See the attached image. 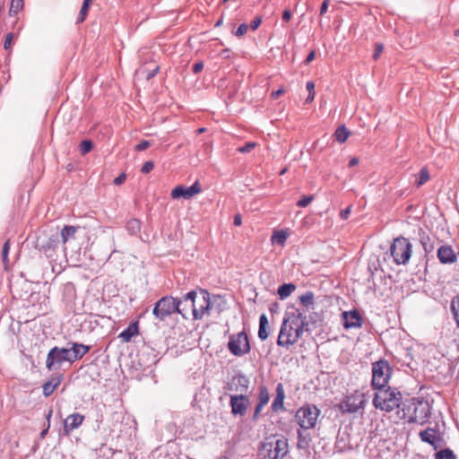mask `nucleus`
Segmentation results:
<instances>
[{
    "instance_id": "c9c22d12",
    "label": "nucleus",
    "mask_w": 459,
    "mask_h": 459,
    "mask_svg": "<svg viewBox=\"0 0 459 459\" xmlns=\"http://www.w3.org/2000/svg\"><path fill=\"white\" fill-rule=\"evenodd\" d=\"M90 4L91 3H88L87 1H83L82 6L81 8V11H80L78 18H77L78 23L82 22L86 19Z\"/></svg>"
},
{
    "instance_id": "dca6fc26",
    "label": "nucleus",
    "mask_w": 459,
    "mask_h": 459,
    "mask_svg": "<svg viewBox=\"0 0 459 459\" xmlns=\"http://www.w3.org/2000/svg\"><path fill=\"white\" fill-rule=\"evenodd\" d=\"M84 420V416L80 413H73L69 415L64 421V430L65 434H69L74 429L79 428Z\"/></svg>"
},
{
    "instance_id": "a19ab883",
    "label": "nucleus",
    "mask_w": 459,
    "mask_h": 459,
    "mask_svg": "<svg viewBox=\"0 0 459 459\" xmlns=\"http://www.w3.org/2000/svg\"><path fill=\"white\" fill-rule=\"evenodd\" d=\"M255 146H256V143L248 142V143H246L243 146L238 147V152H239L241 153H247V152H250L252 150H254Z\"/></svg>"
},
{
    "instance_id": "c756f323",
    "label": "nucleus",
    "mask_w": 459,
    "mask_h": 459,
    "mask_svg": "<svg viewBox=\"0 0 459 459\" xmlns=\"http://www.w3.org/2000/svg\"><path fill=\"white\" fill-rule=\"evenodd\" d=\"M300 303L307 308V310L313 308L314 305V294L310 291L299 297Z\"/></svg>"
},
{
    "instance_id": "3c124183",
    "label": "nucleus",
    "mask_w": 459,
    "mask_h": 459,
    "mask_svg": "<svg viewBox=\"0 0 459 459\" xmlns=\"http://www.w3.org/2000/svg\"><path fill=\"white\" fill-rule=\"evenodd\" d=\"M126 179V175L125 173H122L114 179V184L117 186L122 185Z\"/></svg>"
},
{
    "instance_id": "de8ad7c7",
    "label": "nucleus",
    "mask_w": 459,
    "mask_h": 459,
    "mask_svg": "<svg viewBox=\"0 0 459 459\" xmlns=\"http://www.w3.org/2000/svg\"><path fill=\"white\" fill-rule=\"evenodd\" d=\"M13 39V33H8L6 35L4 42V48L5 49H9L11 48Z\"/></svg>"
},
{
    "instance_id": "6ab92c4d",
    "label": "nucleus",
    "mask_w": 459,
    "mask_h": 459,
    "mask_svg": "<svg viewBox=\"0 0 459 459\" xmlns=\"http://www.w3.org/2000/svg\"><path fill=\"white\" fill-rule=\"evenodd\" d=\"M72 362L81 359L89 351L90 346L82 343L73 342L69 348Z\"/></svg>"
},
{
    "instance_id": "c03bdc74",
    "label": "nucleus",
    "mask_w": 459,
    "mask_h": 459,
    "mask_svg": "<svg viewBox=\"0 0 459 459\" xmlns=\"http://www.w3.org/2000/svg\"><path fill=\"white\" fill-rule=\"evenodd\" d=\"M384 51V45L382 43H376L373 54V59L377 60Z\"/></svg>"
},
{
    "instance_id": "58836bf2",
    "label": "nucleus",
    "mask_w": 459,
    "mask_h": 459,
    "mask_svg": "<svg viewBox=\"0 0 459 459\" xmlns=\"http://www.w3.org/2000/svg\"><path fill=\"white\" fill-rule=\"evenodd\" d=\"M93 147L92 142L90 140L82 141L80 144V152L82 155L90 152Z\"/></svg>"
},
{
    "instance_id": "a878e982",
    "label": "nucleus",
    "mask_w": 459,
    "mask_h": 459,
    "mask_svg": "<svg viewBox=\"0 0 459 459\" xmlns=\"http://www.w3.org/2000/svg\"><path fill=\"white\" fill-rule=\"evenodd\" d=\"M420 437L423 442L434 445L436 442V431L433 429H427L420 432Z\"/></svg>"
},
{
    "instance_id": "bb28decb",
    "label": "nucleus",
    "mask_w": 459,
    "mask_h": 459,
    "mask_svg": "<svg viewBox=\"0 0 459 459\" xmlns=\"http://www.w3.org/2000/svg\"><path fill=\"white\" fill-rule=\"evenodd\" d=\"M296 289L292 283H284L278 288V295L281 299L288 298Z\"/></svg>"
},
{
    "instance_id": "864d4df0",
    "label": "nucleus",
    "mask_w": 459,
    "mask_h": 459,
    "mask_svg": "<svg viewBox=\"0 0 459 459\" xmlns=\"http://www.w3.org/2000/svg\"><path fill=\"white\" fill-rule=\"evenodd\" d=\"M315 56H316V51L315 50L310 51V53L307 55V58L304 61L305 65H308L310 62H312L315 59Z\"/></svg>"
},
{
    "instance_id": "ddd939ff",
    "label": "nucleus",
    "mask_w": 459,
    "mask_h": 459,
    "mask_svg": "<svg viewBox=\"0 0 459 459\" xmlns=\"http://www.w3.org/2000/svg\"><path fill=\"white\" fill-rule=\"evenodd\" d=\"M249 404V400L246 395H232L230 397V406L233 414L244 415Z\"/></svg>"
},
{
    "instance_id": "6e6552de",
    "label": "nucleus",
    "mask_w": 459,
    "mask_h": 459,
    "mask_svg": "<svg viewBox=\"0 0 459 459\" xmlns=\"http://www.w3.org/2000/svg\"><path fill=\"white\" fill-rule=\"evenodd\" d=\"M230 351L238 357L247 354L250 351V344L245 332H240L230 336L228 342Z\"/></svg>"
},
{
    "instance_id": "423d86ee",
    "label": "nucleus",
    "mask_w": 459,
    "mask_h": 459,
    "mask_svg": "<svg viewBox=\"0 0 459 459\" xmlns=\"http://www.w3.org/2000/svg\"><path fill=\"white\" fill-rule=\"evenodd\" d=\"M393 369L387 360L380 359L372 364L371 385L374 389L387 386Z\"/></svg>"
},
{
    "instance_id": "79ce46f5",
    "label": "nucleus",
    "mask_w": 459,
    "mask_h": 459,
    "mask_svg": "<svg viewBox=\"0 0 459 459\" xmlns=\"http://www.w3.org/2000/svg\"><path fill=\"white\" fill-rule=\"evenodd\" d=\"M452 311L456 324L459 326V298L452 302Z\"/></svg>"
},
{
    "instance_id": "6e6d98bb",
    "label": "nucleus",
    "mask_w": 459,
    "mask_h": 459,
    "mask_svg": "<svg viewBox=\"0 0 459 459\" xmlns=\"http://www.w3.org/2000/svg\"><path fill=\"white\" fill-rule=\"evenodd\" d=\"M351 213V207H347L346 209L342 210L340 213V216L342 219L346 220Z\"/></svg>"
},
{
    "instance_id": "f03ea898",
    "label": "nucleus",
    "mask_w": 459,
    "mask_h": 459,
    "mask_svg": "<svg viewBox=\"0 0 459 459\" xmlns=\"http://www.w3.org/2000/svg\"><path fill=\"white\" fill-rule=\"evenodd\" d=\"M182 305L191 307L194 319H202L211 308L210 294L206 290L190 291L184 296Z\"/></svg>"
},
{
    "instance_id": "72a5a7b5",
    "label": "nucleus",
    "mask_w": 459,
    "mask_h": 459,
    "mask_svg": "<svg viewBox=\"0 0 459 459\" xmlns=\"http://www.w3.org/2000/svg\"><path fill=\"white\" fill-rule=\"evenodd\" d=\"M298 447L299 449H306L309 444V437L307 435H303V432L300 430L298 431Z\"/></svg>"
},
{
    "instance_id": "f3484780",
    "label": "nucleus",
    "mask_w": 459,
    "mask_h": 459,
    "mask_svg": "<svg viewBox=\"0 0 459 459\" xmlns=\"http://www.w3.org/2000/svg\"><path fill=\"white\" fill-rule=\"evenodd\" d=\"M284 399H285V391L283 385L281 383H278L276 385V396L273 399L272 403V410L273 411H279L284 409Z\"/></svg>"
},
{
    "instance_id": "393cba45",
    "label": "nucleus",
    "mask_w": 459,
    "mask_h": 459,
    "mask_svg": "<svg viewBox=\"0 0 459 459\" xmlns=\"http://www.w3.org/2000/svg\"><path fill=\"white\" fill-rule=\"evenodd\" d=\"M138 334V326L136 323L131 324L126 330H124L120 334L119 337L124 342H129L130 339L133 336H135Z\"/></svg>"
},
{
    "instance_id": "0eeeda50",
    "label": "nucleus",
    "mask_w": 459,
    "mask_h": 459,
    "mask_svg": "<svg viewBox=\"0 0 459 459\" xmlns=\"http://www.w3.org/2000/svg\"><path fill=\"white\" fill-rule=\"evenodd\" d=\"M319 414L320 411L316 408V406L307 404L297 411L295 418L298 424L302 429H309L316 426Z\"/></svg>"
},
{
    "instance_id": "ea45409f",
    "label": "nucleus",
    "mask_w": 459,
    "mask_h": 459,
    "mask_svg": "<svg viewBox=\"0 0 459 459\" xmlns=\"http://www.w3.org/2000/svg\"><path fill=\"white\" fill-rule=\"evenodd\" d=\"M9 250H10V241L7 240L4 242L3 248H2V259H3V263L4 264L5 266L8 264Z\"/></svg>"
},
{
    "instance_id": "5701e85b",
    "label": "nucleus",
    "mask_w": 459,
    "mask_h": 459,
    "mask_svg": "<svg viewBox=\"0 0 459 459\" xmlns=\"http://www.w3.org/2000/svg\"><path fill=\"white\" fill-rule=\"evenodd\" d=\"M289 231L287 230H274L272 237L271 242L273 245L283 246L289 237Z\"/></svg>"
},
{
    "instance_id": "37998d69",
    "label": "nucleus",
    "mask_w": 459,
    "mask_h": 459,
    "mask_svg": "<svg viewBox=\"0 0 459 459\" xmlns=\"http://www.w3.org/2000/svg\"><path fill=\"white\" fill-rule=\"evenodd\" d=\"M314 199L313 195H304L301 199H299L297 203L299 207H307Z\"/></svg>"
},
{
    "instance_id": "4be33fe9",
    "label": "nucleus",
    "mask_w": 459,
    "mask_h": 459,
    "mask_svg": "<svg viewBox=\"0 0 459 459\" xmlns=\"http://www.w3.org/2000/svg\"><path fill=\"white\" fill-rule=\"evenodd\" d=\"M437 239L435 238H430L428 235L422 234L420 236V244L426 253V255L430 254L434 251L436 247V241Z\"/></svg>"
},
{
    "instance_id": "603ef678",
    "label": "nucleus",
    "mask_w": 459,
    "mask_h": 459,
    "mask_svg": "<svg viewBox=\"0 0 459 459\" xmlns=\"http://www.w3.org/2000/svg\"><path fill=\"white\" fill-rule=\"evenodd\" d=\"M204 69V64L203 62H198V63H195L194 65H193V73L194 74H199L202 70Z\"/></svg>"
},
{
    "instance_id": "338daca9",
    "label": "nucleus",
    "mask_w": 459,
    "mask_h": 459,
    "mask_svg": "<svg viewBox=\"0 0 459 459\" xmlns=\"http://www.w3.org/2000/svg\"><path fill=\"white\" fill-rule=\"evenodd\" d=\"M229 53V50L228 49H223L222 52H221V55L223 56H228L227 54Z\"/></svg>"
},
{
    "instance_id": "f8f14e48",
    "label": "nucleus",
    "mask_w": 459,
    "mask_h": 459,
    "mask_svg": "<svg viewBox=\"0 0 459 459\" xmlns=\"http://www.w3.org/2000/svg\"><path fill=\"white\" fill-rule=\"evenodd\" d=\"M201 192V187L198 182H195L189 187H186L184 186H176L171 192V197L173 199L184 198L190 199L194 195L199 194Z\"/></svg>"
},
{
    "instance_id": "f704fd0d",
    "label": "nucleus",
    "mask_w": 459,
    "mask_h": 459,
    "mask_svg": "<svg viewBox=\"0 0 459 459\" xmlns=\"http://www.w3.org/2000/svg\"><path fill=\"white\" fill-rule=\"evenodd\" d=\"M436 459H455V456L452 450L446 448L437 453Z\"/></svg>"
},
{
    "instance_id": "bf43d9fd",
    "label": "nucleus",
    "mask_w": 459,
    "mask_h": 459,
    "mask_svg": "<svg viewBox=\"0 0 459 459\" xmlns=\"http://www.w3.org/2000/svg\"><path fill=\"white\" fill-rule=\"evenodd\" d=\"M290 18H291V13H290V11H289V10H285V11L283 12V13H282V20H283L284 22H288L290 20Z\"/></svg>"
},
{
    "instance_id": "4d7b16f0",
    "label": "nucleus",
    "mask_w": 459,
    "mask_h": 459,
    "mask_svg": "<svg viewBox=\"0 0 459 459\" xmlns=\"http://www.w3.org/2000/svg\"><path fill=\"white\" fill-rule=\"evenodd\" d=\"M264 406H263V405H261V404L257 403V405H256V406H255V408L254 419H257V418H258V416L260 415V413H261V411H262V410H263V408H264Z\"/></svg>"
},
{
    "instance_id": "aec40b11",
    "label": "nucleus",
    "mask_w": 459,
    "mask_h": 459,
    "mask_svg": "<svg viewBox=\"0 0 459 459\" xmlns=\"http://www.w3.org/2000/svg\"><path fill=\"white\" fill-rule=\"evenodd\" d=\"M62 381V376L56 375L53 376L48 382H46L43 386V394L46 397L49 396L54 393L56 387L60 385Z\"/></svg>"
},
{
    "instance_id": "f257e3e1",
    "label": "nucleus",
    "mask_w": 459,
    "mask_h": 459,
    "mask_svg": "<svg viewBox=\"0 0 459 459\" xmlns=\"http://www.w3.org/2000/svg\"><path fill=\"white\" fill-rule=\"evenodd\" d=\"M307 327L306 316H303L299 309L287 313L280 329L277 344L290 349L301 338L304 332L307 330Z\"/></svg>"
},
{
    "instance_id": "e2e57ef3",
    "label": "nucleus",
    "mask_w": 459,
    "mask_h": 459,
    "mask_svg": "<svg viewBox=\"0 0 459 459\" xmlns=\"http://www.w3.org/2000/svg\"><path fill=\"white\" fill-rule=\"evenodd\" d=\"M247 379L245 377H238V384L247 387Z\"/></svg>"
},
{
    "instance_id": "1a4fd4ad",
    "label": "nucleus",
    "mask_w": 459,
    "mask_h": 459,
    "mask_svg": "<svg viewBox=\"0 0 459 459\" xmlns=\"http://www.w3.org/2000/svg\"><path fill=\"white\" fill-rule=\"evenodd\" d=\"M65 361L73 363L69 348H59L56 346L48 351L46 367L48 370H53L58 368L60 364Z\"/></svg>"
},
{
    "instance_id": "774afa93",
    "label": "nucleus",
    "mask_w": 459,
    "mask_h": 459,
    "mask_svg": "<svg viewBox=\"0 0 459 459\" xmlns=\"http://www.w3.org/2000/svg\"><path fill=\"white\" fill-rule=\"evenodd\" d=\"M454 35H455V37H459V28H458L457 30H455Z\"/></svg>"
},
{
    "instance_id": "2f4dec72",
    "label": "nucleus",
    "mask_w": 459,
    "mask_h": 459,
    "mask_svg": "<svg viewBox=\"0 0 459 459\" xmlns=\"http://www.w3.org/2000/svg\"><path fill=\"white\" fill-rule=\"evenodd\" d=\"M127 231L132 234H137L141 230V222L136 219L130 220L126 224Z\"/></svg>"
},
{
    "instance_id": "13d9d810",
    "label": "nucleus",
    "mask_w": 459,
    "mask_h": 459,
    "mask_svg": "<svg viewBox=\"0 0 459 459\" xmlns=\"http://www.w3.org/2000/svg\"><path fill=\"white\" fill-rule=\"evenodd\" d=\"M328 9V0H325L320 8V14L323 15L327 12Z\"/></svg>"
},
{
    "instance_id": "473e14b6",
    "label": "nucleus",
    "mask_w": 459,
    "mask_h": 459,
    "mask_svg": "<svg viewBox=\"0 0 459 459\" xmlns=\"http://www.w3.org/2000/svg\"><path fill=\"white\" fill-rule=\"evenodd\" d=\"M23 0H12L9 9V15L15 16L23 8Z\"/></svg>"
},
{
    "instance_id": "e433bc0d",
    "label": "nucleus",
    "mask_w": 459,
    "mask_h": 459,
    "mask_svg": "<svg viewBox=\"0 0 459 459\" xmlns=\"http://www.w3.org/2000/svg\"><path fill=\"white\" fill-rule=\"evenodd\" d=\"M306 88L308 91V96L306 99V103H310L315 99V83L309 81L307 82Z\"/></svg>"
},
{
    "instance_id": "680f3d73",
    "label": "nucleus",
    "mask_w": 459,
    "mask_h": 459,
    "mask_svg": "<svg viewBox=\"0 0 459 459\" xmlns=\"http://www.w3.org/2000/svg\"><path fill=\"white\" fill-rule=\"evenodd\" d=\"M357 164H359V159L357 157H353L352 159H351V160L349 162L350 167H354Z\"/></svg>"
},
{
    "instance_id": "7c9ffc66",
    "label": "nucleus",
    "mask_w": 459,
    "mask_h": 459,
    "mask_svg": "<svg viewBox=\"0 0 459 459\" xmlns=\"http://www.w3.org/2000/svg\"><path fill=\"white\" fill-rule=\"evenodd\" d=\"M270 400L269 391L266 386L263 385L259 388L258 403L265 406Z\"/></svg>"
},
{
    "instance_id": "8fccbe9b",
    "label": "nucleus",
    "mask_w": 459,
    "mask_h": 459,
    "mask_svg": "<svg viewBox=\"0 0 459 459\" xmlns=\"http://www.w3.org/2000/svg\"><path fill=\"white\" fill-rule=\"evenodd\" d=\"M261 22L262 19L260 17L255 18L250 23L251 30H255L261 25Z\"/></svg>"
},
{
    "instance_id": "cd10ccee",
    "label": "nucleus",
    "mask_w": 459,
    "mask_h": 459,
    "mask_svg": "<svg viewBox=\"0 0 459 459\" xmlns=\"http://www.w3.org/2000/svg\"><path fill=\"white\" fill-rule=\"evenodd\" d=\"M275 450H273V446L270 444V442H266L263 445L261 455L263 456V459H279L280 457H274L275 455Z\"/></svg>"
},
{
    "instance_id": "052dcab7",
    "label": "nucleus",
    "mask_w": 459,
    "mask_h": 459,
    "mask_svg": "<svg viewBox=\"0 0 459 459\" xmlns=\"http://www.w3.org/2000/svg\"><path fill=\"white\" fill-rule=\"evenodd\" d=\"M234 225L235 226H240L241 223H242V218H241V215L240 214H236L234 216Z\"/></svg>"
},
{
    "instance_id": "49530a36",
    "label": "nucleus",
    "mask_w": 459,
    "mask_h": 459,
    "mask_svg": "<svg viewBox=\"0 0 459 459\" xmlns=\"http://www.w3.org/2000/svg\"><path fill=\"white\" fill-rule=\"evenodd\" d=\"M248 26L245 23L240 24L237 30L235 31V35L238 37L243 36L247 31Z\"/></svg>"
},
{
    "instance_id": "09e8293b",
    "label": "nucleus",
    "mask_w": 459,
    "mask_h": 459,
    "mask_svg": "<svg viewBox=\"0 0 459 459\" xmlns=\"http://www.w3.org/2000/svg\"><path fill=\"white\" fill-rule=\"evenodd\" d=\"M151 145V143L149 141H142L140 143H138L135 147V149L139 152L146 150Z\"/></svg>"
},
{
    "instance_id": "5fc2aeb1",
    "label": "nucleus",
    "mask_w": 459,
    "mask_h": 459,
    "mask_svg": "<svg viewBox=\"0 0 459 459\" xmlns=\"http://www.w3.org/2000/svg\"><path fill=\"white\" fill-rule=\"evenodd\" d=\"M284 89L283 88H280L279 90L275 91H273L271 96L273 100H276L278 99L281 94L284 93Z\"/></svg>"
},
{
    "instance_id": "7ed1b4c3",
    "label": "nucleus",
    "mask_w": 459,
    "mask_h": 459,
    "mask_svg": "<svg viewBox=\"0 0 459 459\" xmlns=\"http://www.w3.org/2000/svg\"><path fill=\"white\" fill-rule=\"evenodd\" d=\"M373 404L377 409L391 411L398 408L402 402V394L395 388L390 386L376 389Z\"/></svg>"
},
{
    "instance_id": "4c0bfd02",
    "label": "nucleus",
    "mask_w": 459,
    "mask_h": 459,
    "mask_svg": "<svg viewBox=\"0 0 459 459\" xmlns=\"http://www.w3.org/2000/svg\"><path fill=\"white\" fill-rule=\"evenodd\" d=\"M429 178V171L426 168H423L420 171L419 180L417 181V186H420L425 184Z\"/></svg>"
},
{
    "instance_id": "20e7f679",
    "label": "nucleus",
    "mask_w": 459,
    "mask_h": 459,
    "mask_svg": "<svg viewBox=\"0 0 459 459\" xmlns=\"http://www.w3.org/2000/svg\"><path fill=\"white\" fill-rule=\"evenodd\" d=\"M181 305L182 300L166 296L161 298L155 304L152 309V314L160 321L165 320L175 312H178V314H181L183 317H186V314L184 313L185 307L181 308Z\"/></svg>"
},
{
    "instance_id": "69168bd1",
    "label": "nucleus",
    "mask_w": 459,
    "mask_h": 459,
    "mask_svg": "<svg viewBox=\"0 0 459 459\" xmlns=\"http://www.w3.org/2000/svg\"><path fill=\"white\" fill-rule=\"evenodd\" d=\"M48 429H49V425L48 426V428L46 429L41 431V433H40L41 437H44L47 435Z\"/></svg>"
},
{
    "instance_id": "412c9836",
    "label": "nucleus",
    "mask_w": 459,
    "mask_h": 459,
    "mask_svg": "<svg viewBox=\"0 0 459 459\" xmlns=\"http://www.w3.org/2000/svg\"><path fill=\"white\" fill-rule=\"evenodd\" d=\"M78 228L75 226H65L61 232V241L64 246L66 245L67 242H69L72 239L75 238V234L77 232ZM64 250H65V247H64Z\"/></svg>"
},
{
    "instance_id": "a18cd8bd",
    "label": "nucleus",
    "mask_w": 459,
    "mask_h": 459,
    "mask_svg": "<svg viewBox=\"0 0 459 459\" xmlns=\"http://www.w3.org/2000/svg\"><path fill=\"white\" fill-rule=\"evenodd\" d=\"M153 168H154V163H153L152 161L149 160V161H146V162L143 165V167H142V169H141V171H142V173H143V174H147V173H149L150 171H152V170L153 169Z\"/></svg>"
},
{
    "instance_id": "2eb2a0df",
    "label": "nucleus",
    "mask_w": 459,
    "mask_h": 459,
    "mask_svg": "<svg viewBox=\"0 0 459 459\" xmlns=\"http://www.w3.org/2000/svg\"><path fill=\"white\" fill-rule=\"evenodd\" d=\"M437 258L442 264H453L456 261V255L451 246L443 245L437 248Z\"/></svg>"
},
{
    "instance_id": "c85d7f7f",
    "label": "nucleus",
    "mask_w": 459,
    "mask_h": 459,
    "mask_svg": "<svg viewBox=\"0 0 459 459\" xmlns=\"http://www.w3.org/2000/svg\"><path fill=\"white\" fill-rule=\"evenodd\" d=\"M349 135L350 132L344 126H339L333 134L335 140L341 143H344Z\"/></svg>"
},
{
    "instance_id": "4468645a",
    "label": "nucleus",
    "mask_w": 459,
    "mask_h": 459,
    "mask_svg": "<svg viewBox=\"0 0 459 459\" xmlns=\"http://www.w3.org/2000/svg\"><path fill=\"white\" fill-rule=\"evenodd\" d=\"M362 318L356 310L344 312L342 314V325L346 329L360 327Z\"/></svg>"
},
{
    "instance_id": "39448f33",
    "label": "nucleus",
    "mask_w": 459,
    "mask_h": 459,
    "mask_svg": "<svg viewBox=\"0 0 459 459\" xmlns=\"http://www.w3.org/2000/svg\"><path fill=\"white\" fill-rule=\"evenodd\" d=\"M411 253L412 246L407 238L399 237L394 239V242L390 247V254L396 264H408Z\"/></svg>"
},
{
    "instance_id": "9b49d317",
    "label": "nucleus",
    "mask_w": 459,
    "mask_h": 459,
    "mask_svg": "<svg viewBox=\"0 0 459 459\" xmlns=\"http://www.w3.org/2000/svg\"><path fill=\"white\" fill-rule=\"evenodd\" d=\"M366 403V399L363 394L356 392L346 398L341 403L340 408L343 412L353 413L357 412L359 409H363Z\"/></svg>"
},
{
    "instance_id": "b1692460",
    "label": "nucleus",
    "mask_w": 459,
    "mask_h": 459,
    "mask_svg": "<svg viewBox=\"0 0 459 459\" xmlns=\"http://www.w3.org/2000/svg\"><path fill=\"white\" fill-rule=\"evenodd\" d=\"M267 326H268V319L266 315L263 314L260 316L259 318V329H258V337L262 341H264L268 337V332H267Z\"/></svg>"
},
{
    "instance_id": "a211bd4d",
    "label": "nucleus",
    "mask_w": 459,
    "mask_h": 459,
    "mask_svg": "<svg viewBox=\"0 0 459 459\" xmlns=\"http://www.w3.org/2000/svg\"><path fill=\"white\" fill-rule=\"evenodd\" d=\"M270 444L273 446V450L276 452L274 457L282 458L289 452L288 440L283 437L277 438L274 442L271 441Z\"/></svg>"
},
{
    "instance_id": "9d476101",
    "label": "nucleus",
    "mask_w": 459,
    "mask_h": 459,
    "mask_svg": "<svg viewBox=\"0 0 459 459\" xmlns=\"http://www.w3.org/2000/svg\"><path fill=\"white\" fill-rule=\"evenodd\" d=\"M412 408V413L408 416L409 422H414L422 425L430 416L429 405L426 402L412 403L409 410Z\"/></svg>"
},
{
    "instance_id": "0e129e2a",
    "label": "nucleus",
    "mask_w": 459,
    "mask_h": 459,
    "mask_svg": "<svg viewBox=\"0 0 459 459\" xmlns=\"http://www.w3.org/2000/svg\"><path fill=\"white\" fill-rule=\"evenodd\" d=\"M184 307H185L184 313L186 315L187 311L189 309H191V307H189V305H181V308H184Z\"/></svg>"
}]
</instances>
